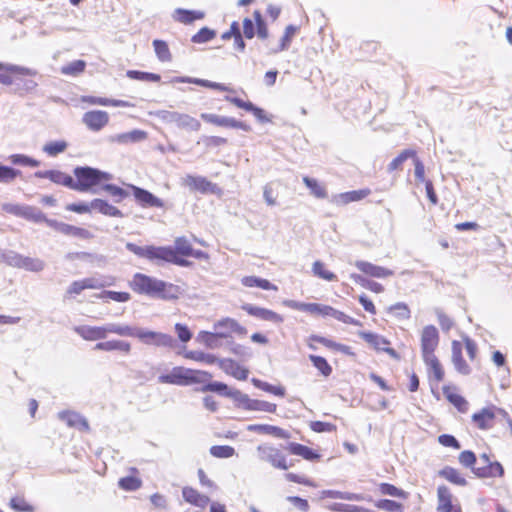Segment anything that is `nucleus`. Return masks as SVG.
Segmentation results:
<instances>
[{"mask_svg": "<svg viewBox=\"0 0 512 512\" xmlns=\"http://www.w3.org/2000/svg\"><path fill=\"white\" fill-rule=\"evenodd\" d=\"M174 124L181 129L189 131H198L201 127V123L194 117L177 112Z\"/></svg>", "mask_w": 512, "mask_h": 512, "instance_id": "f704fd0d", "label": "nucleus"}, {"mask_svg": "<svg viewBox=\"0 0 512 512\" xmlns=\"http://www.w3.org/2000/svg\"><path fill=\"white\" fill-rule=\"evenodd\" d=\"M67 142L64 140L48 142L43 146V151L51 156L55 157L60 153H63L67 149Z\"/></svg>", "mask_w": 512, "mask_h": 512, "instance_id": "5fc2aeb1", "label": "nucleus"}, {"mask_svg": "<svg viewBox=\"0 0 512 512\" xmlns=\"http://www.w3.org/2000/svg\"><path fill=\"white\" fill-rule=\"evenodd\" d=\"M288 450L292 454L301 456L304 459L309 460V461L317 460L320 458L319 453H317L315 450H313L312 448H310L308 446L299 444V443H294V442L289 443Z\"/></svg>", "mask_w": 512, "mask_h": 512, "instance_id": "72a5a7b5", "label": "nucleus"}, {"mask_svg": "<svg viewBox=\"0 0 512 512\" xmlns=\"http://www.w3.org/2000/svg\"><path fill=\"white\" fill-rule=\"evenodd\" d=\"M94 349L106 352L120 351L122 353L129 354L131 351V344L124 340L113 339L104 342H98Z\"/></svg>", "mask_w": 512, "mask_h": 512, "instance_id": "a878e982", "label": "nucleus"}, {"mask_svg": "<svg viewBox=\"0 0 512 512\" xmlns=\"http://www.w3.org/2000/svg\"><path fill=\"white\" fill-rule=\"evenodd\" d=\"M228 334L224 331H215L207 332V331H201L197 336V341L203 343L206 347L210 349H216L220 346V343L218 341L219 338H227Z\"/></svg>", "mask_w": 512, "mask_h": 512, "instance_id": "7c9ffc66", "label": "nucleus"}, {"mask_svg": "<svg viewBox=\"0 0 512 512\" xmlns=\"http://www.w3.org/2000/svg\"><path fill=\"white\" fill-rule=\"evenodd\" d=\"M22 218L34 223H41L46 220L45 214L37 207L26 205Z\"/></svg>", "mask_w": 512, "mask_h": 512, "instance_id": "4d7b16f0", "label": "nucleus"}, {"mask_svg": "<svg viewBox=\"0 0 512 512\" xmlns=\"http://www.w3.org/2000/svg\"><path fill=\"white\" fill-rule=\"evenodd\" d=\"M38 72L25 66L0 62V84L11 87V91L24 97L33 93L38 83L26 76H36Z\"/></svg>", "mask_w": 512, "mask_h": 512, "instance_id": "f03ea898", "label": "nucleus"}, {"mask_svg": "<svg viewBox=\"0 0 512 512\" xmlns=\"http://www.w3.org/2000/svg\"><path fill=\"white\" fill-rule=\"evenodd\" d=\"M173 81L177 82V83H193V84L205 87V88H210V89L219 90V91H227V92L232 91V89L230 87H228L222 83L213 82V81L206 80V79L190 78V77H175Z\"/></svg>", "mask_w": 512, "mask_h": 512, "instance_id": "bb28decb", "label": "nucleus"}, {"mask_svg": "<svg viewBox=\"0 0 512 512\" xmlns=\"http://www.w3.org/2000/svg\"><path fill=\"white\" fill-rule=\"evenodd\" d=\"M309 359L323 376L328 377L331 375L332 367L324 357L311 354L309 355Z\"/></svg>", "mask_w": 512, "mask_h": 512, "instance_id": "8fccbe9b", "label": "nucleus"}, {"mask_svg": "<svg viewBox=\"0 0 512 512\" xmlns=\"http://www.w3.org/2000/svg\"><path fill=\"white\" fill-rule=\"evenodd\" d=\"M479 463V466L473 468V473L479 478H493L504 475L503 466L497 461L492 462L486 453L480 455Z\"/></svg>", "mask_w": 512, "mask_h": 512, "instance_id": "1a4fd4ad", "label": "nucleus"}, {"mask_svg": "<svg viewBox=\"0 0 512 512\" xmlns=\"http://www.w3.org/2000/svg\"><path fill=\"white\" fill-rule=\"evenodd\" d=\"M200 390L202 392H215L222 396L228 397V392H230L231 388H229L228 385L223 382L213 381L206 383Z\"/></svg>", "mask_w": 512, "mask_h": 512, "instance_id": "e2e57ef3", "label": "nucleus"}, {"mask_svg": "<svg viewBox=\"0 0 512 512\" xmlns=\"http://www.w3.org/2000/svg\"><path fill=\"white\" fill-rule=\"evenodd\" d=\"M126 249L140 258L148 260H163L181 267H190L192 262L185 259L183 256L178 257L175 251L170 246H138L134 243L127 242Z\"/></svg>", "mask_w": 512, "mask_h": 512, "instance_id": "7ed1b4c3", "label": "nucleus"}, {"mask_svg": "<svg viewBox=\"0 0 512 512\" xmlns=\"http://www.w3.org/2000/svg\"><path fill=\"white\" fill-rule=\"evenodd\" d=\"M106 333L108 334H116L122 337H134L136 334V326H130L126 324L119 323H107L105 324Z\"/></svg>", "mask_w": 512, "mask_h": 512, "instance_id": "c9c22d12", "label": "nucleus"}, {"mask_svg": "<svg viewBox=\"0 0 512 512\" xmlns=\"http://www.w3.org/2000/svg\"><path fill=\"white\" fill-rule=\"evenodd\" d=\"M91 206L93 210H97L99 213L110 216V217H122V212L115 206L109 204L106 200L103 199H93L91 201Z\"/></svg>", "mask_w": 512, "mask_h": 512, "instance_id": "2f4dec72", "label": "nucleus"}, {"mask_svg": "<svg viewBox=\"0 0 512 512\" xmlns=\"http://www.w3.org/2000/svg\"><path fill=\"white\" fill-rule=\"evenodd\" d=\"M205 14L201 11L196 10H188L183 8H177L174 10L172 14V18L183 24H191L195 20L203 19Z\"/></svg>", "mask_w": 512, "mask_h": 512, "instance_id": "c756f323", "label": "nucleus"}, {"mask_svg": "<svg viewBox=\"0 0 512 512\" xmlns=\"http://www.w3.org/2000/svg\"><path fill=\"white\" fill-rule=\"evenodd\" d=\"M452 362L459 373L463 375H468L470 373V367L462 356V346L456 340L452 342Z\"/></svg>", "mask_w": 512, "mask_h": 512, "instance_id": "cd10ccee", "label": "nucleus"}, {"mask_svg": "<svg viewBox=\"0 0 512 512\" xmlns=\"http://www.w3.org/2000/svg\"><path fill=\"white\" fill-rule=\"evenodd\" d=\"M437 500V512H462L461 506L454 503V496L447 486L438 487Z\"/></svg>", "mask_w": 512, "mask_h": 512, "instance_id": "ddd939ff", "label": "nucleus"}, {"mask_svg": "<svg viewBox=\"0 0 512 512\" xmlns=\"http://www.w3.org/2000/svg\"><path fill=\"white\" fill-rule=\"evenodd\" d=\"M496 413H499L503 416V418L508 417V413L495 406L482 408L479 412L474 413L472 415V421L477 425L479 429L488 430L493 426V420L496 416Z\"/></svg>", "mask_w": 512, "mask_h": 512, "instance_id": "9b49d317", "label": "nucleus"}, {"mask_svg": "<svg viewBox=\"0 0 512 512\" xmlns=\"http://www.w3.org/2000/svg\"><path fill=\"white\" fill-rule=\"evenodd\" d=\"M257 455L261 461L270 463L274 468L282 470L289 468L286 457L274 446L268 444L259 445L257 447Z\"/></svg>", "mask_w": 512, "mask_h": 512, "instance_id": "6e6552de", "label": "nucleus"}, {"mask_svg": "<svg viewBox=\"0 0 512 512\" xmlns=\"http://www.w3.org/2000/svg\"><path fill=\"white\" fill-rule=\"evenodd\" d=\"M303 182L306 187L310 190V193L316 198L324 199L327 197V191L323 185H321L316 179L308 176L303 177Z\"/></svg>", "mask_w": 512, "mask_h": 512, "instance_id": "a19ab883", "label": "nucleus"}, {"mask_svg": "<svg viewBox=\"0 0 512 512\" xmlns=\"http://www.w3.org/2000/svg\"><path fill=\"white\" fill-rule=\"evenodd\" d=\"M242 309L249 315L264 321L272 322L275 324H280L283 322V317L281 315L266 308L258 307L252 304H244L242 305Z\"/></svg>", "mask_w": 512, "mask_h": 512, "instance_id": "a211bd4d", "label": "nucleus"}, {"mask_svg": "<svg viewBox=\"0 0 512 512\" xmlns=\"http://www.w3.org/2000/svg\"><path fill=\"white\" fill-rule=\"evenodd\" d=\"M315 307H316V310H313L312 314L329 316V317H332V318H334L342 323H345V324L361 326V322L359 320L354 319V318L346 315L344 312L336 310L331 306L315 303Z\"/></svg>", "mask_w": 512, "mask_h": 512, "instance_id": "dca6fc26", "label": "nucleus"}, {"mask_svg": "<svg viewBox=\"0 0 512 512\" xmlns=\"http://www.w3.org/2000/svg\"><path fill=\"white\" fill-rule=\"evenodd\" d=\"M212 378V374L207 371L194 370L184 367H174L169 374L159 376L160 383L174 385H191L196 383H206Z\"/></svg>", "mask_w": 512, "mask_h": 512, "instance_id": "20e7f679", "label": "nucleus"}, {"mask_svg": "<svg viewBox=\"0 0 512 512\" xmlns=\"http://www.w3.org/2000/svg\"><path fill=\"white\" fill-rule=\"evenodd\" d=\"M191 249L192 245L186 237L181 236L175 239L173 248L175 254L183 257H189V254H191Z\"/></svg>", "mask_w": 512, "mask_h": 512, "instance_id": "6e6d98bb", "label": "nucleus"}, {"mask_svg": "<svg viewBox=\"0 0 512 512\" xmlns=\"http://www.w3.org/2000/svg\"><path fill=\"white\" fill-rule=\"evenodd\" d=\"M21 175V171L0 163V183H11Z\"/></svg>", "mask_w": 512, "mask_h": 512, "instance_id": "680f3d73", "label": "nucleus"}, {"mask_svg": "<svg viewBox=\"0 0 512 512\" xmlns=\"http://www.w3.org/2000/svg\"><path fill=\"white\" fill-rule=\"evenodd\" d=\"M153 47L157 58L161 62H168L171 60V53L165 41L156 39L153 41Z\"/></svg>", "mask_w": 512, "mask_h": 512, "instance_id": "603ef678", "label": "nucleus"}, {"mask_svg": "<svg viewBox=\"0 0 512 512\" xmlns=\"http://www.w3.org/2000/svg\"><path fill=\"white\" fill-rule=\"evenodd\" d=\"M215 36L216 32L213 29L203 27L192 36L191 41L197 44L206 43L211 41Z\"/></svg>", "mask_w": 512, "mask_h": 512, "instance_id": "69168bd1", "label": "nucleus"}, {"mask_svg": "<svg viewBox=\"0 0 512 512\" xmlns=\"http://www.w3.org/2000/svg\"><path fill=\"white\" fill-rule=\"evenodd\" d=\"M218 365L224 372L238 380H246L248 377V370L232 359H219Z\"/></svg>", "mask_w": 512, "mask_h": 512, "instance_id": "4be33fe9", "label": "nucleus"}, {"mask_svg": "<svg viewBox=\"0 0 512 512\" xmlns=\"http://www.w3.org/2000/svg\"><path fill=\"white\" fill-rule=\"evenodd\" d=\"M146 137L147 134L145 131L135 129L130 132L113 135L109 138V141L118 144H129L140 142L146 139Z\"/></svg>", "mask_w": 512, "mask_h": 512, "instance_id": "c85d7f7f", "label": "nucleus"}, {"mask_svg": "<svg viewBox=\"0 0 512 512\" xmlns=\"http://www.w3.org/2000/svg\"><path fill=\"white\" fill-rule=\"evenodd\" d=\"M214 327H215V330L224 331L228 335H229L228 332H230V331L236 332L238 334L245 333V328L242 327L236 320L231 319V318H225V319L218 321Z\"/></svg>", "mask_w": 512, "mask_h": 512, "instance_id": "58836bf2", "label": "nucleus"}, {"mask_svg": "<svg viewBox=\"0 0 512 512\" xmlns=\"http://www.w3.org/2000/svg\"><path fill=\"white\" fill-rule=\"evenodd\" d=\"M133 191L136 201L143 207L163 208L164 202L150 191L135 185H129Z\"/></svg>", "mask_w": 512, "mask_h": 512, "instance_id": "f3484780", "label": "nucleus"}, {"mask_svg": "<svg viewBox=\"0 0 512 512\" xmlns=\"http://www.w3.org/2000/svg\"><path fill=\"white\" fill-rule=\"evenodd\" d=\"M252 384L265 392L271 393L275 396L284 397L285 396V388L282 386H274L268 382L262 381L258 378L251 379Z\"/></svg>", "mask_w": 512, "mask_h": 512, "instance_id": "ea45409f", "label": "nucleus"}, {"mask_svg": "<svg viewBox=\"0 0 512 512\" xmlns=\"http://www.w3.org/2000/svg\"><path fill=\"white\" fill-rule=\"evenodd\" d=\"M426 366H428L430 372L433 373L436 382H441L444 378L443 368L436 356L428 357L423 359Z\"/></svg>", "mask_w": 512, "mask_h": 512, "instance_id": "a18cd8bd", "label": "nucleus"}, {"mask_svg": "<svg viewBox=\"0 0 512 512\" xmlns=\"http://www.w3.org/2000/svg\"><path fill=\"white\" fill-rule=\"evenodd\" d=\"M8 160L13 165H20V166H30V167H38L40 165V161L27 156L25 154H12L8 157Z\"/></svg>", "mask_w": 512, "mask_h": 512, "instance_id": "864d4df0", "label": "nucleus"}, {"mask_svg": "<svg viewBox=\"0 0 512 512\" xmlns=\"http://www.w3.org/2000/svg\"><path fill=\"white\" fill-rule=\"evenodd\" d=\"M101 189L107 192L114 200L115 203L122 202L129 196V192L115 184H103Z\"/></svg>", "mask_w": 512, "mask_h": 512, "instance_id": "79ce46f5", "label": "nucleus"}, {"mask_svg": "<svg viewBox=\"0 0 512 512\" xmlns=\"http://www.w3.org/2000/svg\"><path fill=\"white\" fill-rule=\"evenodd\" d=\"M82 122L92 131H100L109 122V115L106 111L92 110L84 113Z\"/></svg>", "mask_w": 512, "mask_h": 512, "instance_id": "2eb2a0df", "label": "nucleus"}, {"mask_svg": "<svg viewBox=\"0 0 512 512\" xmlns=\"http://www.w3.org/2000/svg\"><path fill=\"white\" fill-rule=\"evenodd\" d=\"M228 397L234 400L237 407L245 410L248 409L251 402V398L247 394L237 389L231 388L230 392H228Z\"/></svg>", "mask_w": 512, "mask_h": 512, "instance_id": "bf43d9fd", "label": "nucleus"}, {"mask_svg": "<svg viewBox=\"0 0 512 512\" xmlns=\"http://www.w3.org/2000/svg\"><path fill=\"white\" fill-rule=\"evenodd\" d=\"M439 344V333L435 326L427 325L423 328L421 334V352L422 358L435 356L434 352Z\"/></svg>", "mask_w": 512, "mask_h": 512, "instance_id": "9d476101", "label": "nucleus"}, {"mask_svg": "<svg viewBox=\"0 0 512 512\" xmlns=\"http://www.w3.org/2000/svg\"><path fill=\"white\" fill-rule=\"evenodd\" d=\"M277 405L263 400L251 399L250 405L247 410L262 411L267 413H275Z\"/></svg>", "mask_w": 512, "mask_h": 512, "instance_id": "052dcab7", "label": "nucleus"}, {"mask_svg": "<svg viewBox=\"0 0 512 512\" xmlns=\"http://www.w3.org/2000/svg\"><path fill=\"white\" fill-rule=\"evenodd\" d=\"M126 76L133 80L146 82H159L161 79V76L159 74L139 70H128L126 72Z\"/></svg>", "mask_w": 512, "mask_h": 512, "instance_id": "49530a36", "label": "nucleus"}, {"mask_svg": "<svg viewBox=\"0 0 512 512\" xmlns=\"http://www.w3.org/2000/svg\"><path fill=\"white\" fill-rule=\"evenodd\" d=\"M355 266L363 273L375 277L385 278L393 275V271L382 266H377L367 261H357Z\"/></svg>", "mask_w": 512, "mask_h": 512, "instance_id": "5701e85b", "label": "nucleus"}, {"mask_svg": "<svg viewBox=\"0 0 512 512\" xmlns=\"http://www.w3.org/2000/svg\"><path fill=\"white\" fill-rule=\"evenodd\" d=\"M228 397L234 400L237 407L245 410L248 409L251 402V398L247 394L237 389L231 388L230 392H228Z\"/></svg>", "mask_w": 512, "mask_h": 512, "instance_id": "13d9d810", "label": "nucleus"}, {"mask_svg": "<svg viewBox=\"0 0 512 512\" xmlns=\"http://www.w3.org/2000/svg\"><path fill=\"white\" fill-rule=\"evenodd\" d=\"M22 256L23 255L12 250H0V260L13 268H19L21 266Z\"/></svg>", "mask_w": 512, "mask_h": 512, "instance_id": "09e8293b", "label": "nucleus"}, {"mask_svg": "<svg viewBox=\"0 0 512 512\" xmlns=\"http://www.w3.org/2000/svg\"><path fill=\"white\" fill-rule=\"evenodd\" d=\"M370 194V190L361 189V190H353L349 192H344L335 197V203L338 205H346L351 202H356L364 199L366 196Z\"/></svg>", "mask_w": 512, "mask_h": 512, "instance_id": "473e14b6", "label": "nucleus"}, {"mask_svg": "<svg viewBox=\"0 0 512 512\" xmlns=\"http://www.w3.org/2000/svg\"><path fill=\"white\" fill-rule=\"evenodd\" d=\"M130 287L137 294L164 301L176 300L182 294L179 286L143 273L134 274Z\"/></svg>", "mask_w": 512, "mask_h": 512, "instance_id": "f257e3e1", "label": "nucleus"}, {"mask_svg": "<svg viewBox=\"0 0 512 512\" xmlns=\"http://www.w3.org/2000/svg\"><path fill=\"white\" fill-rule=\"evenodd\" d=\"M182 184L192 192L201 194H212L220 196L222 189L215 183L209 181L206 177L188 174L182 179Z\"/></svg>", "mask_w": 512, "mask_h": 512, "instance_id": "423d86ee", "label": "nucleus"}, {"mask_svg": "<svg viewBox=\"0 0 512 512\" xmlns=\"http://www.w3.org/2000/svg\"><path fill=\"white\" fill-rule=\"evenodd\" d=\"M74 332L86 341H98L107 337L105 325L90 326L79 325L73 328Z\"/></svg>", "mask_w": 512, "mask_h": 512, "instance_id": "6ab92c4d", "label": "nucleus"}, {"mask_svg": "<svg viewBox=\"0 0 512 512\" xmlns=\"http://www.w3.org/2000/svg\"><path fill=\"white\" fill-rule=\"evenodd\" d=\"M416 152L412 149L403 150L397 157H395L388 165V171L392 172L402 167V164L408 159L415 157Z\"/></svg>", "mask_w": 512, "mask_h": 512, "instance_id": "3c124183", "label": "nucleus"}, {"mask_svg": "<svg viewBox=\"0 0 512 512\" xmlns=\"http://www.w3.org/2000/svg\"><path fill=\"white\" fill-rule=\"evenodd\" d=\"M359 336L374 349L386 352L394 359H399L398 353L389 347L390 342L385 337L372 332H360Z\"/></svg>", "mask_w": 512, "mask_h": 512, "instance_id": "4468645a", "label": "nucleus"}, {"mask_svg": "<svg viewBox=\"0 0 512 512\" xmlns=\"http://www.w3.org/2000/svg\"><path fill=\"white\" fill-rule=\"evenodd\" d=\"M118 485L125 491H136L141 487L142 481L134 476H126L119 479Z\"/></svg>", "mask_w": 512, "mask_h": 512, "instance_id": "0e129e2a", "label": "nucleus"}, {"mask_svg": "<svg viewBox=\"0 0 512 512\" xmlns=\"http://www.w3.org/2000/svg\"><path fill=\"white\" fill-rule=\"evenodd\" d=\"M247 430L250 432H255L259 434H267L272 435L274 437L280 438V439H287L289 438V433L277 426L268 425V424H251L247 427Z\"/></svg>", "mask_w": 512, "mask_h": 512, "instance_id": "b1692460", "label": "nucleus"}, {"mask_svg": "<svg viewBox=\"0 0 512 512\" xmlns=\"http://www.w3.org/2000/svg\"><path fill=\"white\" fill-rule=\"evenodd\" d=\"M135 338L139 339L145 345L155 347L171 348L175 344V339L169 334L151 331L140 327H137L136 329Z\"/></svg>", "mask_w": 512, "mask_h": 512, "instance_id": "0eeeda50", "label": "nucleus"}, {"mask_svg": "<svg viewBox=\"0 0 512 512\" xmlns=\"http://www.w3.org/2000/svg\"><path fill=\"white\" fill-rule=\"evenodd\" d=\"M36 178H46L55 184L63 185L73 190L74 179L72 176L60 171V170H46L36 171L34 173Z\"/></svg>", "mask_w": 512, "mask_h": 512, "instance_id": "aec40b11", "label": "nucleus"}, {"mask_svg": "<svg viewBox=\"0 0 512 512\" xmlns=\"http://www.w3.org/2000/svg\"><path fill=\"white\" fill-rule=\"evenodd\" d=\"M86 62L84 60H74L61 67V73L69 76H78L84 72Z\"/></svg>", "mask_w": 512, "mask_h": 512, "instance_id": "de8ad7c7", "label": "nucleus"}, {"mask_svg": "<svg viewBox=\"0 0 512 512\" xmlns=\"http://www.w3.org/2000/svg\"><path fill=\"white\" fill-rule=\"evenodd\" d=\"M210 453L216 458H229L235 454V449L228 445H214L210 448Z\"/></svg>", "mask_w": 512, "mask_h": 512, "instance_id": "774afa93", "label": "nucleus"}, {"mask_svg": "<svg viewBox=\"0 0 512 512\" xmlns=\"http://www.w3.org/2000/svg\"><path fill=\"white\" fill-rule=\"evenodd\" d=\"M439 476L443 477L450 483L458 486L467 485V480L465 479V477H463L457 469L450 466H446L443 469H441L439 471Z\"/></svg>", "mask_w": 512, "mask_h": 512, "instance_id": "e433bc0d", "label": "nucleus"}, {"mask_svg": "<svg viewBox=\"0 0 512 512\" xmlns=\"http://www.w3.org/2000/svg\"><path fill=\"white\" fill-rule=\"evenodd\" d=\"M185 358L210 365L218 363L219 361V359L214 354L205 353L202 351H187L185 353Z\"/></svg>", "mask_w": 512, "mask_h": 512, "instance_id": "c03bdc74", "label": "nucleus"}, {"mask_svg": "<svg viewBox=\"0 0 512 512\" xmlns=\"http://www.w3.org/2000/svg\"><path fill=\"white\" fill-rule=\"evenodd\" d=\"M297 30L298 28L296 26L288 25L285 28V32L280 40V44L276 48L271 49L269 54H277L281 51L287 50L290 47L292 38L294 37Z\"/></svg>", "mask_w": 512, "mask_h": 512, "instance_id": "4c0bfd02", "label": "nucleus"}, {"mask_svg": "<svg viewBox=\"0 0 512 512\" xmlns=\"http://www.w3.org/2000/svg\"><path fill=\"white\" fill-rule=\"evenodd\" d=\"M375 506L387 512H403L402 504L390 499H380L375 503Z\"/></svg>", "mask_w": 512, "mask_h": 512, "instance_id": "338daca9", "label": "nucleus"}, {"mask_svg": "<svg viewBox=\"0 0 512 512\" xmlns=\"http://www.w3.org/2000/svg\"><path fill=\"white\" fill-rule=\"evenodd\" d=\"M98 169L89 166H79L74 169V175L77 181L74 180L73 190L79 192H87L92 187L99 184L97 177Z\"/></svg>", "mask_w": 512, "mask_h": 512, "instance_id": "39448f33", "label": "nucleus"}, {"mask_svg": "<svg viewBox=\"0 0 512 512\" xmlns=\"http://www.w3.org/2000/svg\"><path fill=\"white\" fill-rule=\"evenodd\" d=\"M45 268V262L39 258H32L27 256H22L21 266L19 269H24L30 272H40Z\"/></svg>", "mask_w": 512, "mask_h": 512, "instance_id": "37998d69", "label": "nucleus"}, {"mask_svg": "<svg viewBox=\"0 0 512 512\" xmlns=\"http://www.w3.org/2000/svg\"><path fill=\"white\" fill-rule=\"evenodd\" d=\"M182 496L186 502L199 508H205L210 502V498L208 496L201 494L192 487H184L182 490Z\"/></svg>", "mask_w": 512, "mask_h": 512, "instance_id": "393cba45", "label": "nucleus"}, {"mask_svg": "<svg viewBox=\"0 0 512 512\" xmlns=\"http://www.w3.org/2000/svg\"><path fill=\"white\" fill-rule=\"evenodd\" d=\"M201 118L207 123H211L220 127L241 129L246 132L251 130V127L248 124L242 121H238L231 117L221 116L212 113H202Z\"/></svg>", "mask_w": 512, "mask_h": 512, "instance_id": "f8f14e48", "label": "nucleus"}, {"mask_svg": "<svg viewBox=\"0 0 512 512\" xmlns=\"http://www.w3.org/2000/svg\"><path fill=\"white\" fill-rule=\"evenodd\" d=\"M58 418L64 422L69 427L77 428L81 431H88L89 424L86 418H84L81 414L74 411H61L58 413Z\"/></svg>", "mask_w": 512, "mask_h": 512, "instance_id": "412c9836", "label": "nucleus"}]
</instances>
